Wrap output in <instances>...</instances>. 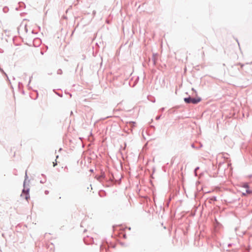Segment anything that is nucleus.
I'll return each instance as SVG.
<instances>
[{
	"mask_svg": "<svg viewBox=\"0 0 252 252\" xmlns=\"http://www.w3.org/2000/svg\"><path fill=\"white\" fill-rule=\"evenodd\" d=\"M185 101L187 103H193V104H196L200 101L201 99L200 98H191L190 97L188 98H185L184 99Z\"/></svg>",
	"mask_w": 252,
	"mask_h": 252,
	"instance_id": "1",
	"label": "nucleus"
},
{
	"mask_svg": "<svg viewBox=\"0 0 252 252\" xmlns=\"http://www.w3.org/2000/svg\"><path fill=\"white\" fill-rule=\"evenodd\" d=\"M21 196L23 197H24L27 200H28L30 198L29 189H26L24 188Z\"/></svg>",
	"mask_w": 252,
	"mask_h": 252,
	"instance_id": "2",
	"label": "nucleus"
},
{
	"mask_svg": "<svg viewBox=\"0 0 252 252\" xmlns=\"http://www.w3.org/2000/svg\"><path fill=\"white\" fill-rule=\"evenodd\" d=\"M210 200L211 201H216V197H212V198H211L210 199Z\"/></svg>",
	"mask_w": 252,
	"mask_h": 252,
	"instance_id": "3",
	"label": "nucleus"
},
{
	"mask_svg": "<svg viewBox=\"0 0 252 252\" xmlns=\"http://www.w3.org/2000/svg\"><path fill=\"white\" fill-rule=\"evenodd\" d=\"M244 187L245 188H249L248 185L247 184H245L244 185Z\"/></svg>",
	"mask_w": 252,
	"mask_h": 252,
	"instance_id": "4",
	"label": "nucleus"
},
{
	"mask_svg": "<svg viewBox=\"0 0 252 252\" xmlns=\"http://www.w3.org/2000/svg\"><path fill=\"white\" fill-rule=\"evenodd\" d=\"M247 193H251V191L247 190Z\"/></svg>",
	"mask_w": 252,
	"mask_h": 252,
	"instance_id": "5",
	"label": "nucleus"
},
{
	"mask_svg": "<svg viewBox=\"0 0 252 252\" xmlns=\"http://www.w3.org/2000/svg\"><path fill=\"white\" fill-rule=\"evenodd\" d=\"M53 163H54V166H55L56 165V163H54V162H53Z\"/></svg>",
	"mask_w": 252,
	"mask_h": 252,
	"instance_id": "6",
	"label": "nucleus"
}]
</instances>
